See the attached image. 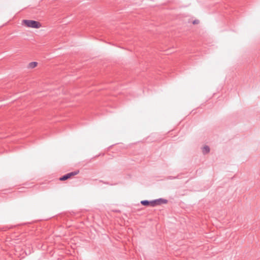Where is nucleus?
I'll return each mask as SVG.
<instances>
[{
  "instance_id": "f257e3e1",
  "label": "nucleus",
  "mask_w": 260,
  "mask_h": 260,
  "mask_svg": "<svg viewBox=\"0 0 260 260\" xmlns=\"http://www.w3.org/2000/svg\"><path fill=\"white\" fill-rule=\"evenodd\" d=\"M23 23L26 26L34 28H39L41 26L40 22L32 20H23Z\"/></svg>"
},
{
  "instance_id": "f03ea898",
  "label": "nucleus",
  "mask_w": 260,
  "mask_h": 260,
  "mask_svg": "<svg viewBox=\"0 0 260 260\" xmlns=\"http://www.w3.org/2000/svg\"><path fill=\"white\" fill-rule=\"evenodd\" d=\"M79 173V171L77 170V171H75L74 172H72L67 173V174L63 175L62 176H61L59 178V180L60 181H65V180L70 178L71 177L77 175Z\"/></svg>"
},
{
  "instance_id": "7ed1b4c3",
  "label": "nucleus",
  "mask_w": 260,
  "mask_h": 260,
  "mask_svg": "<svg viewBox=\"0 0 260 260\" xmlns=\"http://www.w3.org/2000/svg\"><path fill=\"white\" fill-rule=\"evenodd\" d=\"M141 204L145 206H150L151 207L156 206L155 200L152 201H148V200H143L141 201Z\"/></svg>"
},
{
  "instance_id": "20e7f679",
  "label": "nucleus",
  "mask_w": 260,
  "mask_h": 260,
  "mask_svg": "<svg viewBox=\"0 0 260 260\" xmlns=\"http://www.w3.org/2000/svg\"><path fill=\"white\" fill-rule=\"evenodd\" d=\"M155 202L156 206L157 205H160L162 204H167L168 203V200L162 198H159L155 200Z\"/></svg>"
},
{
  "instance_id": "39448f33",
  "label": "nucleus",
  "mask_w": 260,
  "mask_h": 260,
  "mask_svg": "<svg viewBox=\"0 0 260 260\" xmlns=\"http://www.w3.org/2000/svg\"><path fill=\"white\" fill-rule=\"evenodd\" d=\"M210 149L207 145L204 146L202 148V152L204 154H206L210 152Z\"/></svg>"
},
{
  "instance_id": "423d86ee",
  "label": "nucleus",
  "mask_w": 260,
  "mask_h": 260,
  "mask_svg": "<svg viewBox=\"0 0 260 260\" xmlns=\"http://www.w3.org/2000/svg\"><path fill=\"white\" fill-rule=\"evenodd\" d=\"M38 64V63L36 61H32L29 63L28 64V68L33 69L35 68Z\"/></svg>"
},
{
  "instance_id": "0eeeda50",
  "label": "nucleus",
  "mask_w": 260,
  "mask_h": 260,
  "mask_svg": "<svg viewBox=\"0 0 260 260\" xmlns=\"http://www.w3.org/2000/svg\"><path fill=\"white\" fill-rule=\"evenodd\" d=\"M168 178L169 179H174L178 178V176H176V177L169 176L168 177Z\"/></svg>"
},
{
  "instance_id": "6e6552de",
  "label": "nucleus",
  "mask_w": 260,
  "mask_h": 260,
  "mask_svg": "<svg viewBox=\"0 0 260 260\" xmlns=\"http://www.w3.org/2000/svg\"><path fill=\"white\" fill-rule=\"evenodd\" d=\"M199 23V20H195L193 21V24H198Z\"/></svg>"
}]
</instances>
